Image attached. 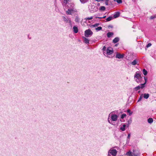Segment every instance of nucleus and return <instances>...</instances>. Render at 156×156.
<instances>
[{
    "label": "nucleus",
    "mask_w": 156,
    "mask_h": 156,
    "mask_svg": "<svg viewBox=\"0 0 156 156\" xmlns=\"http://www.w3.org/2000/svg\"><path fill=\"white\" fill-rule=\"evenodd\" d=\"M118 115L114 113V112H111L108 115V121L111 124L115 125V122L118 120Z\"/></svg>",
    "instance_id": "f257e3e1"
},
{
    "label": "nucleus",
    "mask_w": 156,
    "mask_h": 156,
    "mask_svg": "<svg viewBox=\"0 0 156 156\" xmlns=\"http://www.w3.org/2000/svg\"><path fill=\"white\" fill-rule=\"evenodd\" d=\"M124 55L123 54H121L120 53H117L116 55V58H122L124 57Z\"/></svg>",
    "instance_id": "9d476101"
},
{
    "label": "nucleus",
    "mask_w": 156,
    "mask_h": 156,
    "mask_svg": "<svg viewBox=\"0 0 156 156\" xmlns=\"http://www.w3.org/2000/svg\"><path fill=\"white\" fill-rule=\"evenodd\" d=\"M144 80H145V82L143 83V84L145 85L146 83H147V79L146 77H144Z\"/></svg>",
    "instance_id": "c9c22d12"
},
{
    "label": "nucleus",
    "mask_w": 156,
    "mask_h": 156,
    "mask_svg": "<svg viewBox=\"0 0 156 156\" xmlns=\"http://www.w3.org/2000/svg\"><path fill=\"white\" fill-rule=\"evenodd\" d=\"M96 1H97V2H100V1H104V0H95Z\"/></svg>",
    "instance_id": "ea45409f"
},
{
    "label": "nucleus",
    "mask_w": 156,
    "mask_h": 156,
    "mask_svg": "<svg viewBox=\"0 0 156 156\" xmlns=\"http://www.w3.org/2000/svg\"><path fill=\"white\" fill-rule=\"evenodd\" d=\"M96 18H99V19H102V17H96Z\"/></svg>",
    "instance_id": "79ce46f5"
},
{
    "label": "nucleus",
    "mask_w": 156,
    "mask_h": 156,
    "mask_svg": "<svg viewBox=\"0 0 156 156\" xmlns=\"http://www.w3.org/2000/svg\"><path fill=\"white\" fill-rule=\"evenodd\" d=\"M143 73L144 75L145 76L146 75L147 73V71L145 69H143Z\"/></svg>",
    "instance_id": "5701e85b"
},
{
    "label": "nucleus",
    "mask_w": 156,
    "mask_h": 156,
    "mask_svg": "<svg viewBox=\"0 0 156 156\" xmlns=\"http://www.w3.org/2000/svg\"><path fill=\"white\" fill-rule=\"evenodd\" d=\"M102 29V27H99L95 28V30L97 31L101 30Z\"/></svg>",
    "instance_id": "a878e982"
},
{
    "label": "nucleus",
    "mask_w": 156,
    "mask_h": 156,
    "mask_svg": "<svg viewBox=\"0 0 156 156\" xmlns=\"http://www.w3.org/2000/svg\"><path fill=\"white\" fill-rule=\"evenodd\" d=\"M137 64V61L136 60H134L131 62V64L133 65H135Z\"/></svg>",
    "instance_id": "393cba45"
},
{
    "label": "nucleus",
    "mask_w": 156,
    "mask_h": 156,
    "mask_svg": "<svg viewBox=\"0 0 156 156\" xmlns=\"http://www.w3.org/2000/svg\"><path fill=\"white\" fill-rule=\"evenodd\" d=\"M114 1H116V0H113Z\"/></svg>",
    "instance_id": "c03bdc74"
},
{
    "label": "nucleus",
    "mask_w": 156,
    "mask_h": 156,
    "mask_svg": "<svg viewBox=\"0 0 156 156\" xmlns=\"http://www.w3.org/2000/svg\"><path fill=\"white\" fill-rule=\"evenodd\" d=\"M143 98V94L141 95L138 101V102L140 101Z\"/></svg>",
    "instance_id": "72a5a7b5"
},
{
    "label": "nucleus",
    "mask_w": 156,
    "mask_h": 156,
    "mask_svg": "<svg viewBox=\"0 0 156 156\" xmlns=\"http://www.w3.org/2000/svg\"><path fill=\"white\" fill-rule=\"evenodd\" d=\"M104 1H105V4L106 5H108L109 0H104Z\"/></svg>",
    "instance_id": "e433bc0d"
},
{
    "label": "nucleus",
    "mask_w": 156,
    "mask_h": 156,
    "mask_svg": "<svg viewBox=\"0 0 156 156\" xmlns=\"http://www.w3.org/2000/svg\"><path fill=\"white\" fill-rule=\"evenodd\" d=\"M99 25V24L98 23H96L94 25H92L91 26L93 27H98Z\"/></svg>",
    "instance_id": "c756f323"
},
{
    "label": "nucleus",
    "mask_w": 156,
    "mask_h": 156,
    "mask_svg": "<svg viewBox=\"0 0 156 156\" xmlns=\"http://www.w3.org/2000/svg\"><path fill=\"white\" fill-rule=\"evenodd\" d=\"M154 18V17L153 16H151V17H150V19H153Z\"/></svg>",
    "instance_id": "a19ab883"
},
{
    "label": "nucleus",
    "mask_w": 156,
    "mask_h": 156,
    "mask_svg": "<svg viewBox=\"0 0 156 156\" xmlns=\"http://www.w3.org/2000/svg\"><path fill=\"white\" fill-rule=\"evenodd\" d=\"M126 115L125 114H122L121 116V118L123 119L126 116Z\"/></svg>",
    "instance_id": "c85d7f7f"
},
{
    "label": "nucleus",
    "mask_w": 156,
    "mask_h": 156,
    "mask_svg": "<svg viewBox=\"0 0 156 156\" xmlns=\"http://www.w3.org/2000/svg\"><path fill=\"white\" fill-rule=\"evenodd\" d=\"M120 14L119 12H115L113 15V17L115 18H117L119 16Z\"/></svg>",
    "instance_id": "4468645a"
},
{
    "label": "nucleus",
    "mask_w": 156,
    "mask_h": 156,
    "mask_svg": "<svg viewBox=\"0 0 156 156\" xmlns=\"http://www.w3.org/2000/svg\"><path fill=\"white\" fill-rule=\"evenodd\" d=\"M75 21L77 23H79L80 21V19L78 16H76L75 17Z\"/></svg>",
    "instance_id": "a211bd4d"
},
{
    "label": "nucleus",
    "mask_w": 156,
    "mask_h": 156,
    "mask_svg": "<svg viewBox=\"0 0 156 156\" xmlns=\"http://www.w3.org/2000/svg\"><path fill=\"white\" fill-rule=\"evenodd\" d=\"M134 79L137 83H142V77L141 74L139 72H136L134 76Z\"/></svg>",
    "instance_id": "f03ea898"
},
{
    "label": "nucleus",
    "mask_w": 156,
    "mask_h": 156,
    "mask_svg": "<svg viewBox=\"0 0 156 156\" xmlns=\"http://www.w3.org/2000/svg\"><path fill=\"white\" fill-rule=\"evenodd\" d=\"M74 4L73 3H71L68 5V9H74Z\"/></svg>",
    "instance_id": "f8f14e48"
},
{
    "label": "nucleus",
    "mask_w": 156,
    "mask_h": 156,
    "mask_svg": "<svg viewBox=\"0 0 156 156\" xmlns=\"http://www.w3.org/2000/svg\"><path fill=\"white\" fill-rule=\"evenodd\" d=\"M62 19L66 23H68L70 25H72V22L70 19H67L65 16L62 17Z\"/></svg>",
    "instance_id": "0eeeda50"
},
{
    "label": "nucleus",
    "mask_w": 156,
    "mask_h": 156,
    "mask_svg": "<svg viewBox=\"0 0 156 156\" xmlns=\"http://www.w3.org/2000/svg\"><path fill=\"white\" fill-rule=\"evenodd\" d=\"M149 97V94H144V97L145 99L148 98Z\"/></svg>",
    "instance_id": "412c9836"
},
{
    "label": "nucleus",
    "mask_w": 156,
    "mask_h": 156,
    "mask_svg": "<svg viewBox=\"0 0 156 156\" xmlns=\"http://www.w3.org/2000/svg\"><path fill=\"white\" fill-rule=\"evenodd\" d=\"M81 2L82 3L84 4L87 2V0H80Z\"/></svg>",
    "instance_id": "cd10ccee"
},
{
    "label": "nucleus",
    "mask_w": 156,
    "mask_h": 156,
    "mask_svg": "<svg viewBox=\"0 0 156 156\" xmlns=\"http://www.w3.org/2000/svg\"><path fill=\"white\" fill-rule=\"evenodd\" d=\"M153 122V119L151 118H149L148 119V122L149 123H151Z\"/></svg>",
    "instance_id": "4be33fe9"
},
{
    "label": "nucleus",
    "mask_w": 156,
    "mask_h": 156,
    "mask_svg": "<svg viewBox=\"0 0 156 156\" xmlns=\"http://www.w3.org/2000/svg\"><path fill=\"white\" fill-rule=\"evenodd\" d=\"M117 151L116 150L111 148L108 151V156H116Z\"/></svg>",
    "instance_id": "7ed1b4c3"
},
{
    "label": "nucleus",
    "mask_w": 156,
    "mask_h": 156,
    "mask_svg": "<svg viewBox=\"0 0 156 156\" xmlns=\"http://www.w3.org/2000/svg\"><path fill=\"white\" fill-rule=\"evenodd\" d=\"M116 1L118 3H121L122 2V0H116Z\"/></svg>",
    "instance_id": "4c0bfd02"
},
{
    "label": "nucleus",
    "mask_w": 156,
    "mask_h": 156,
    "mask_svg": "<svg viewBox=\"0 0 156 156\" xmlns=\"http://www.w3.org/2000/svg\"><path fill=\"white\" fill-rule=\"evenodd\" d=\"M127 112L129 113V115H131L132 113L131 112V111L129 109L127 110Z\"/></svg>",
    "instance_id": "f704fd0d"
},
{
    "label": "nucleus",
    "mask_w": 156,
    "mask_h": 156,
    "mask_svg": "<svg viewBox=\"0 0 156 156\" xmlns=\"http://www.w3.org/2000/svg\"><path fill=\"white\" fill-rule=\"evenodd\" d=\"M77 12V9L75 8L68 9L66 11V13L67 15H72Z\"/></svg>",
    "instance_id": "20e7f679"
},
{
    "label": "nucleus",
    "mask_w": 156,
    "mask_h": 156,
    "mask_svg": "<svg viewBox=\"0 0 156 156\" xmlns=\"http://www.w3.org/2000/svg\"><path fill=\"white\" fill-rule=\"evenodd\" d=\"M106 17V16H105L103 17H102V18H105Z\"/></svg>",
    "instance_id": "37998d69"
},
{
    "label": "nucleus",
    "mask_w": 156,
    "mask_h": 156,
    "mask_svg": "<svg viewBox=\"0 0 156 156\" xmlns=\"http://www.w3.org/2000/svg\"><path fill=\"white\" fill-rule=\"evenodd\" d=\"M151 45V43H148L147 45V48H148L149 47H150Z\"/></svg>",
    "instance_id": "58836bf2"
},
{
    "label": "nucleus",
    "mask_w": 156,
    "mask_h": 156,
    "mask_svg": "<svg viewBox=\"0 0 156 156\" xmlns=\"http://www.w3.org/2000/svg\"><path fill=\"white\" fill-rule=\"evenodd\" d=\"M113 34L112 32H108L107 33V35L108 37H111L113 35Z\"/></svg>",
    "instance_id": "6ab92c4d"
},
{
    "label": "nucleus",
    "mask_w": 156,
    "mask_h": 156,
    "mask_svg": "<svg viewBox=\"0 0 156 156\" xmlns=\"http://www.w3.org/2000/svg\"><path fill=\"white\" fill-rule=\"evenodd\" d=\"M113 52V49L110 47L106 49V53L105 54H106V56L110 57L109 55L112 54Z\"/></svg>",
    "instance_id": "423d86ee"
},
{
    "label": "nucleus",
    "mask_w": 156,
    "mask_h": 156,
    "mask_svg": "<svg viewBox=\"0 0 156 156\" xmlns=\"http://www.w3.org/2000/svg\"><path fill=\"white\" fill-rule=\"evenodd\" d=\"M112 19V16H109L106 19V20L107 21H111Z\"/></svg>",
    "instance_id": "b1692460"
},
{
    "label": "nucleus",
    "mask_w": 156,
    "mask_h": 156,
    "mask_svg": "<svg viewBox=\"0 0 156 156\" xmlns=\"http://www.w3.org/2000/svg\"><path fill=\"white\" fill-rule=\"evenodd\" d=\"M119 41V38L118 37H115L113 40V42L114 43H117Z\"/></svg>",
    "instance_id": "f3484780"
},
{
    "label": "nucleus",
    "mask_w": 156,
    "mask_h": 156,
    "mask_svg": "<svg viewBox=\"0 0 156 156\" xmlns=\"http://www.w3.org/2000/svg\"><path fill=\"white\" fill-rule=\"evenodd\" d=\"M144 87V85L143 84L139 85L138 86L135 87L134 89L135 90L137 91L140 89H143Z\"/></svg>",
    "instance_id": "1a4fd4ad"
},
{
    "label": "nucleus",
    "mask_w": 156,
    "mask_h": 156,
    "mask_svg": "<svg viewBox=\"0 0 156 156\" xmlns=\"http://www.w3.org/2000/svg\"><path fill=\"white\" fill-rule=\"evenodd\" d=\"M126 125L125 124H123L122 125L120 126V130L122 131H124L125 130Z\"/></svg>",
    "instance_id": "9b49d317"
},
{
    "label": "nucleus",
    "mask_w": 156,
    "mask_h": 156,
    "mask_svg": "<svg viewBox=\"0 0 156 156\" xmlns=\"http://www.w3.org/2000/svg\"><path fill=\"white\" fill-rule=\"evenodd\" d=\"M90 9L91 12H94L97 11L98 10L97 8L94 5H92L91 6L90 8Z\"/></svg>",
    "instance_id": "6e6552de"
},
{
    "label": "nucleus",
    "mask_w": 156,
    "mask_h": 156,
    "mask_svg": "<svg viewBox=\"0 0 156 156\" xmlns=\"http://www.w3.org/2000/svg\"><path fill=\"white\" fill-rule=\"evenodd\" d=\"M70 0H64L63 3L64 4H66L68 2H69Z\"/></svg>",
    "instance_id": "473e14b6"
},
{
    "label": "nucleus",
    "mask_w": 156,
    "mask_h": 156,
    "mask_svg": "<svg viewBox=\"0 0 156 156\" xmlns=\"http://www.w3.org/2000/svg\"><path fill=\"white\" fill-rule=\"evenodd\" d=\"M93 34L92 31L90 29L86 30L84 32V35L86 37H90Z\"/></svg>",
    "instance_id": "39448f33"
},
{
    "label": "nucleus",
    "mask_w": 156,
    "mask_h": 156,
    "mask_svg": "<svg viewBox=\"0 0 156 156\" xmlns=\"http://www.w3.org/2000/svg\"><path fill=\"white\" fill-rule=\"evenodd\" d=\"M105 9V7L104 6H102L100 7V9L102 11H104Z\"/></svg>",
    "instance_id": "7c9ffc66"
},
{
    "label": "nucleus",
    "mask_w": 156,
    "mask_h": 156,
    "mask_svg": "<svg viewBox=\"0 0 156 156\" xmlns=\"http://www.w3.org/2000/svg\"><path fill=\"white\" fill-rule=\"evenodd\" d=\"M130 138V134H129L128 135V136L127 138V143H128L129 141V139Z\"/></svg>",
    "instance_id": "aec40b11"
},
{
    "label": "nucleus",
    "mask_w": 156,
    "mask_h": 156,
    "mask_svg": "<svg viewBox=\"0 0 156 156\" xmlns=\"http://www.w3.org/2000/svg\"><path fill=\"white\" fill-rule=\"evenodd\" d=\"M106 50V47L105 46H104L103 48H102V50L103 51V53L105 55V50Z\"/></svg>",
    "instance_id": "2f4dec72"
},
{
    "label": "nucleus",
    "mask_w": 156,
    "mask_h": 156,
    "mask_svg": "<svg viewBox=\"0 0 156 156\" xmlns=\"http://www.w3.org/2000/svg\"><path fill=\"white\" fill-rule=\"evenodd\" d=\"M73 31L75 33H77L78 31V27L76 26H74L73 28Z\"/></svg>",
    "instance_id": "dca6fc26"
},
{
    "label": "nucleus",
    "mask_w": 156,
    "mask_h": 156,
    "mask_svg": "<svg viewBox=\"0 0 156 156\" xmlns=\"http://www.w3.org/2000/svg\"><path fill=\"white\" fill-rule=\"evenodd\" d=\"M93 18V17L92 16H90V17H89L85 18V20H91Z\"/></svg>",
    "instance_id": "bb28decb"
},
{
    "label": "nucleus",
    "mask_w": 156,
    "mask_h": 156,
    "mask_svg": "<svg viewBox=\"0 0 156 156\" xmlns=\"http://www.w3.org/2000/svg\"><path fill=\"white\" fill-rule=\"evenodd\" d=\"M82 38L83 39V42L84 43L87 44L89 43V40L88 39L84 37H83Z\"/></svg>",
    "instance_id": "ddd939ff"
},
{
    "label": "nucleus",
    "mask_w": 156,
    "mask_h": 156,
    "mask_svg": "<svg viewBox=\"0 0 156 156\" xmlns=\"http://www.w3.org/2000/svg\"><path fill=\"white\" fill-rule=\"evenodd\" d=\"M126 155L129 156H136L133 153L131 152L130 151L128 152L126 154Z\"/></svg>",
    "instance_id": "2eb2a0df"
}]
</instances>
